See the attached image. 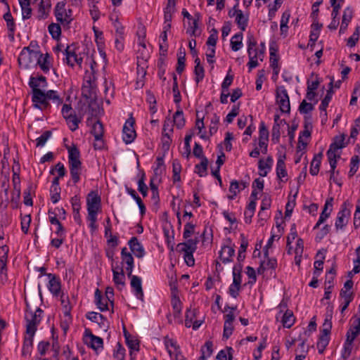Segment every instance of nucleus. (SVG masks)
I'll return each mask as SVG.
<instances>
[{
  "label": "nucleus",
  "mask_w": 360,
  "mask_h": 360,
  "mask_svg": "<svg viewBox=\"0 0 360 360\" xmlns=\"http://www.w3.org/2000/svg\"><path fill=\"white\" fill-rule=\"evenodd\" d=\"M28 85L31 89V101L34 108L46 112L51 108V101L57 107L63 103V98L58 91L46 90L48 82L45 77L31 76Z\"/></svg>",
  "instance_id": "f257e3e1"
},
{
  "label": "nucleus",
  "mask_w": 360,
  "mask_h": 360,
  "mask_svg": "<svg viewBox=\"0 0 360 360\" xmlns=\"http://www.w3.org/2000/svg\"><path fill=\"white\" fill-rule=\"evenodd\" d=\"M247 53L249 61L247 64L249 71L258 67L264 60L266 53V45L264 42L257 43V41L252 35H248L247 38Z\"/></svg>",
  "instance_id": "f03ea898"
},
{
  "label": "nucleus",
  "mask_w": 360,
  "mask_h": 360,
  "mask_svg": "<svg viewBox=\"0 0 360 360\" xmlns=\"http://www.w3.org/2000/svg\"><path fill=\"white\" fill-rule=\"evenodd\" d=\"M68 166L71 179L74 184H77L81 179L83 172V166L80 160V152L75 146L68 148Z\"/></svg>",
  "instance_id": "7ed1b4c3"
},
{
  "label": "nucleus",
  "mask_w": 360,
  "mask_h": 360,
  "mask_svg": "<svg viewBox=\"0 0 360 360\" xmlns=\"http://www.w3.org/2000/svg\"><path fill=\"white\" fill-rule=\"evenodd\" d=\"M44 311L40 308L37 307L32 310L28 303H26L25 311L26 331L29 333H36L37 328L43 318Z\"/></svg>",
  "instance_id": "20e7f679"
},
{
  "label": "nucleus",
  "mask_w": 360,
  "mask_h": 360,
  "mask_svg": "<svg viewBox=\"0 0 360 360\" xmlns=\"http://www.w3.org/2000/svg\"><path fill=\"white\" fill-rule=\"evenodd\" d=\"M185 241L177 245L176 250L179 252L184 255V259L186 264L192 266L195 264L193 253L197 249L198 243V238L184 239Z\"/></svg>",
  "instance_id": "39448f33"
},
{
  "label": "nucleus",
  "mask_w": 360,
  "mask_h": 360,
  "mask_svg": "<svg viewBox=\"0 0 360 360\" xmlns=\"http://www.w3.org/2000/svg\"><path fill=\"white\" fill-rule=\"evenodd\" d=\"M53 13L56 21L64 27L69 26L74 20L73 11L65 0L56 4Z\"/></svg>",
  "instance_id": "423d86ee"
},
{
  "label": "nucleus",
  "mask_w": 360,
  "mask_h": 360,
  "mask_svg": "<svg viewBox=\"0 0 360 360\" xmlns=\"http://www.w3.org/2000/svg\"><path fill=\"white\" fill-rule=\"evenodd\" d=\"M91 71H86L84 76L82 84V94L86 98L96 96L97 91V83L93 64L91 65Z\"/></svg>",
  "instance_id": "0eeeda50"
},
{
  "label": "nucleus",
  "mask_w": 360,
  "mask_h": 360,
  "mask_svg": "<svg viewBox=\"0 0 360 360\" xmlns=\"http://www.w3.org/2000/svg\"><path fill=\"white\" fill-rule=\"evenodd\" d=\"M39 51L24 47L18 56V63L22 68L28 69L36 65Z\"/></svg>",
  "instance_id": "6e6552de"
},
{
  "label": "nucleus",
  "mask_w": 360,
  "mask_h": 360,
  "mask_svg": "<svg viewBox=\"0 0 360 360\" xmlns=\"http://www.w3.org/2000/svg\"><path fill=\"white\" fill-rule=\"evenodd\" d=\"M235 243L230 238L223 240L221 249L219 252V259L223 264H228L233 262L235 256Z\"/></svg>",
  "instance_id": "1a4fd4ad"
},
{
  "label": "nucleus",
  "mask_w": 360,
  "mask_h": 360,
  "mask_svg": "<svg viewBox=\"0 0 360 360\" xmlns=\"http://www.w3.org/2000/svg\"><path fill=\"white\" fill-rule=\"evenodd\" d=\"M83 342L88 347L99 353L103 349V340L101 338L94 335L89 328L84 330L83 334Z\"/></svg>",
  "instance_id": "9d476101"
},
{
  "label": "nucleus",
  "mask_w": 360,
  "mask_h": 360,
  "mask_svg": "<svg viewBox=\"0 0 360 360\" xmlns=\"http://www.w3.org/2000/svg\"><path fill=\"white\" fill-rule=\"evenodd\" d=\"M63 55L65 56L63 60L69 66L72 68L78 66L79 68H82L83 54L78 53L75 47L68 46L64 50Z\"/></svg>",
  "instance_id": "9b49d317"
},
{
  "label": "nucleus",
  "mask_w": 360,
  "mask_h": 360,
  "mask_svg": "<svg viewBox=\"0 0 360 360\" xmlns=\"http://www.w3.org/2000/svg\"><path fill=\"white\" fill-rule=\"evenodd\" d=\"M60 300L64 321L66 323H70L72 321L71 311L76 303L75 298L72 296L70 299L68 294L62 292L60 295Z\"/></svg>",
  "instance_id": "f8f14e48"
},
{
  "label": "nucleus",
  "mask_w": 360,
  "mask_h": 360,
  "mask_svg": "<svg viewBox=\"0 0 360 360\" xmlns=\"http://www.w3.org/2000/svg\"><path fill=\"white\" fill-rule=\"evenodd\" d=\"M276 101L283 113H289L290 111V98L287 90L283 86H278L276 92Z\"/></svg>",
  "instance_id": "ddd939ff"
},
{
  "label": "nucleus",
  "mask_w": 360,
  "mask_h": 360,
  "mask_svg": "<svg viewBox=\"0 0 360 360\" xmlns=\"http://www.w3.org/2000/svg\"><path fill=\"white\" fill-rule=\"evenodd\" d=\"M229 15L231 18H234L238 28L242 31H245L248 24L249 16L245 14L240 9L238 8V4H236L229 12Z\"/></svg>",
  "instance_id": "4468645a"
},
{
  "label": "nucleus",
  "mask_w": 360,
  "mask_h": 360,
  "mask_svg": "<svg viewBox=\"0 0 360 360\" xmlns=\"http://www.w3.org/2000/svg\"><path fill=\"white\" fill-rule=\"evenodd\" d=\"M94 302L101 311H110L111 314L114 312V302L104 297L98 289L94 293Z\"/></svg>",
  "instance_id": "2eb2a0df"
},
{
  "label": "nucleus",
  "mask_w": 360,
  "mask_h": 360,
  "mask_svg": "<svg viewBox=\"0 0 360 360\" xmlns=\"http://www.w3.org/2000/svg\"><path fill=\"white\" fill-rule=\"evenodd\" d=\"M86 210L91 212H101V198L96 191H92L87 195Z\"/></svg>",
  "instance_id": "dca6fc26"
},
{
  "label": "nucleus",
  "mask_w": 360,
  "mask_h": 360,
  "mask_svg": "<svg viewBox=\"0 0 360 360\" xmlns=\"http://www.w3.org/2000/svg\"><path fill=\"white\" fill-rule=\"evenodd\" d=\"M288 255H295V264L300 265L302 255L304 252V241L302 239H297L293 244L286 248Z\"/></svg>",
  "instance_id": "f3484780"
},
{
  "label": "nucleus",
  "mask_w": 360,
  "mask_h": 360,
  "mask_svg": "<svg viewBox=\"0 0 360 360\" xmlns=\"http://www.w3.org/2000/svg\"><path fill=\"white\" fill-rule=\"evenodd\" d=\"M134 120L130 117L126 120L122 129V139L127 144L131 143L136 138V134L134 127Z\"/></svg>",
  "instance_id": "a211bd4d"
},
{
  "label": "nucleus",
  "mask_w": 360,
  "mask_h": 360,
  "mask_svg": "<svg viewBox=\"0 0 360 360\" xmlns=\"http://www.w3.org/2000/svg\"><path fill=\"white\" fill-rule=\"evenodd\" d=\"M285 305L281 304L278 305L280 309L279 313L276 316V320L281 319V321L284 328H291L295 322V318L292 311L287 309L285 313L283 314V311L285 309Z\"/></svg>",
  "instance_id": "6ab92c4d"
},
{
  "label": "nucleus",
  "mask_w": 360,
  "mask_h": 360,
  "mask_svg": "<svg viewBox=\"0 0 360 360\" xmlns=\"http://www.w3.org/2000/svg\"><path fill=\"white\" fill-rule=\"evenodd\" d=\"M277 264V259L276 258L269 257V255L264 256V259L261 262L257 272L259 274H264L265 271H269L270 276H275V270Z\"/></svg>",
  "instance_id": "aec40b11"
},
{
  "label": "nucleus",
  "mask_w": 360,
  "mask_h": 360,
  "mask_svg": "<svg viewBox=\"0 0 360 360\" xmlns=\"http://www.w3.org/2000/svg\"><path fill=\"white\" fill-rule=\"evenodd\" d=\"M351 212L346 207V203L345 202L340 210L338 212L337 218L335 220V226L337 230L342 229L346 226L350 217Z\"/></svg>",
  "instance_id": "412c9836"
},
{
  "label": "nucleus",
  "mask_w": 360,
  "mask_h": 360,
  "mask_svg": "<svg viewBox=\"0 0 360 360\" xmlns=\"http://www.w3.org/2000/svg\"><path fill=\"white\" fill-rule=\"evenodd\" d=\"M198 311L195 309H188L186 312L185 326L187 328L192 327L193 330H197L202 323V321L198 320Z\"/></svg>",
  "instance_id": "4be33fe9"
},
{
  "label": "nucleus",
  "mask_w": 360,
  "mask_h": 360,
  "mask_svg": "<svg viewBox=\"0 0 360 360\" xmlns=\"http://www.w3.org/2000/svg\"><path fill=\"white\" fill-rule=\"evenodd\" d=\"M122 264L125 266L128 276H131L134 268V262L131 253L124 247L121 250Z\"/></svg>",
  "instance_id": "5701e85b"
},
{
  "label": "nucleus",
  "mask_w": 360,
  "mask_h": 360,
  "mask_svg": "<svg viewBox=\"0 0 360 360\" xmlns=\"http://www.w3.org/2000/svg\"><path fill=\"white\" fill-rule=\"evenodd\" d=\"M285 155L279 154L277 158L276 172L277 179L282 181L285 182L287 181L288 172L285 167Z\"/></svg>",
  "instance_id": "b1692460"
},
{
  "label": "nucleus",
  "mask_w": 360,
  "mask_h": 360,
  "mask_svg": "<svg viewBox=\"0 0 360 360\" xmlns=\"http://www.w3.org/2000/svg\"><path fill=\"white\" fill-rule=\"evenodd\" d=\"M46 276L49 278L47 288L51 293L56 297L61 295V283L60 278L52 274H47Z\"/></svg>",
  "instance_id": "393cba45"
},
{
  "label": "nucleus",
  "mask_w": 360,
  "mask_h": 360,
  "mask_svg": "<svg viewBox=\"0 0 360 360\" xmlns=\"http://www.w3.org/2000/svg\"><path fill=\"white\" fill-rule=\"evenodd\" d=\"M53 58L49 53L43 54L39 51V56L37 57L36 65H38L41 70L47 74L53 67Z\"/></svg>",
  "instance_id": "a878e982"
},
{
  "label": "nucleus",
  "mask_w": 360,
  "mask_h": 360,
  "mask_svg": "<svg viewBox=\"0 0 360 360\" xmlns=\"http://www.w3.org/2000/svg\"><path fill=\"white\" fill-rule=\"evenodd\" d=\"M131 278L130 285L134 295L141 300L143 299V292L142 288V281L141 278L137 276L131 274L129 276Z\"/></svg>",
  "instance_id": "bb28decb"
},
{
  "label": "nucleus",
  "mask_w": 360,
  "mask_h": 360,
  "mask_svg": "<svg viewBox=\"0 0 360 360\" xmlns=\"http://www.w3.org/2000/svg\"><path fill=\"white\" fill-rule=\"evenodd\" d=\"M274 165V159L271 156H268L266 159H260L258 162L259 174L260 176L265 177L271 172Z\"/></svg>",
  "instance_id": "cd10ccee"
},
{
  "label": "nucleus",
  "mask_w": 360,
  "mask_h": 360,
  "mask_svg": "<svg viewBox=\"0 0 360 360\" xmlns=\"http://www.w3.org/2000/svg\"><path fill=\"white\" fill-rule=\"evenodd\" d=\"M247 186V183L243 181H238L236 180H233L231 181L229 188V193L227 195L228 199L231 200H234L240 191L245 188Z\"/></svg>",
  "instance_id": "c85d7f7f"
},
{
  "label": "nucleus",
  "mask_w": 360,
  "mask_h": 360,
  "mask_svg": "<svg viewBox=\"0 0 360 360\" xmlns=\"http://www.w3.org/2000/svg\"><path fill=\"white\" fill-rule=\"evenodd\" d=\"M101 0H87L90 16L94 22L98 21L102 13L99 8Z\"/></svg>",
  "instance_id": "c756f323"
},
{
  "label": "nucleus",
  "mask_w": 360,
  "mask_h": 360,
  "mask_svg": "<svg viewBox=\"0 0 360 360\" xmlns=\"http://www.w3.org/2000/svg\"><path fill=\"white\" fill-rule=\"evenodd\" d=\"M112 271L113 274V282L117 288L120 290H122L125 285V275L123 269L121 268L119 271L112 264Z\"/></svg>",
  "instance_id": "7c9ffc66"
},
{
  "label": "nucleus",
  "mask_w": 360,
  "mask_h": 360,
  "mask_svg": "<svg viewBox=\"0 0 360 360\" xmlns=\"http://www.w3.org/2000/svg\"><path fill=\"white\" fill-rule=\"evenodd\" d=\"M131 251L138 258H142L145 255L143 245L136 237H132L128 242Z\"/></svg>",
  "instance_id": "2f4dec72"
},
{
  "label": "nucleus",
  "mask_w": 360,
  "mask_h": 360,
  "mask_svg": "<svg viewBox=\"0 0 360 360\" xmlns=\"http://www.w3.org/2000/svg\"><path fill=\"white\" fill-rule=\"evenodd\" d=\"M165 347L171 358H173L177 354L180 353V348L177 345L176 340L169 338L168 337H165L164 339Z\"/></svg>",
  "instance_id": "473e14b6"
},
{
  "label": "nucleus",
  "mask_w": 360,
  "mask_h": 360,
  "mask_svg": "<svg viewBox=\"0 0 360 360\" xmlns=\"http://www.w3.org/2000/svg\"><path fill=\"white\" fill-rule=\"evenodd\" d=\"M182 170V167L180 163V161L177 159H174L172 161V182L176 186H179L181 184V172Z\"/></svg>",
  "instance_id": "72a5a7b5"
},
{
  "label": "nucleus",
  "mask_w": 360,
  "mask_h": 360,
  "mask_svg": "<svg viewBox=\"0 0 360 360\" xmlns=\"http://www.w3.org/2000/svg\"><path fill=\"white\" fill-rule=\"evenodd\" d=\"M87 319L98 323L101 328H107L108 321L101 314L95 311H89L86 314Z\"/></svg>",
  "instance_id": "f704fd0d"
},
{
  "label": "nucleus",
  "mask_w": 360,
  "mask_h": 360,
  "mask_svg": "<svg viewBox=\"0 0 360 360\" xmlns=\"http://www.w3.org/2000/svg\"><path fill=\"white\" fill-rule=\"evenodd\" d=\"M137 58L141 59L143 62H146L149 58V53L146 48V40H143V37H139L137 41Z\"/></svg>",
  "instance_id": "c9c22d12"
},
{
  "label": "nucleus",
  "mask_w": 360,
  "mask_h": 360,
  "mask_svg": "<svg viewBox=\"0 0 360 360\" xmlns=\"http://www.w3.org/2000/svg\"><path fill=\"white\" fill-rule=\"evenodd\" d=\"M35 333H29L25 331L22 352L23 355L30 354L33 347V340Z\"/></svg>",
  "instance_id": "e433bc0d"
},
{
  "label": "nucleus",
  "mask_w": 360,
  "mask_h": 360,
  "mask_svg": "<svg viewBox=\"0 0 360 360\" xmlns=\"http://www.w3.org/2000/svg\"><path fill=\"white\" fill-rule=\"evenodd\" d=\"M290 18V11L289 10L285 11L281 18L280 21V31L281 34L283 35L284 37L287 36L288 31V22Z\"/></svg>",
  "instance_id": "4c0bfd02"
},
{
  "label": "nucleus",
  "mask_w": 360,
  "mask_h": 360,
  "mask_svg": "<svg viewBox=\"0 0 360 360\" xmlns=\"http://www.w3.org/2000/svg\"><path fill=\"white\" fill-rule=\"evenodd\" d=\"M4 19L6 22V27L8 30V37L13 39L15 32V23L10 11H8V12L4 15Z\"/></svg>",
  "instance_id": "58836bf2"
},
{
  "label": "nucleus",
  "mask_w": 360,
  "mask_h": 360,
  "mask_svg": "<svg viewBox=\"0 0 360 360\" xmlns=\"http://www.w3.org/2000/svg\"><path fill=\"white\" fill-rule=\"evenodd\" d=\"M71 204L74 213V219L75 221L80 224L82 222L79 210L81 208L80 199L78 196L75 195L71 198Z\"/></svg>",
  "instance_id": "ea45409f"
},
{
  "label": "nucleus",
  "mask_w": 360,
  "mask_h": 360,
  "mask_svg": "<svg viewBox=\"0 0 360 360\" xmlns=\"http://www.w3.org/2000/svg\"><path fill=\"white\" fill-rule=\"evenodd\" d=\"M243 36L241 32L237 33L231 37L230 41V46L233 51H238L243 48Z\"/></svg>",
  "instance_id": "a19ab883"
},
{
  "label": "nucleus",
  "mask_w": 360,
  "mask_h": 360,
  "mask_svg": "<svg viewBox=\"0 0 360 360\" xmlns=\"http://www.w3.org/2000/svg\"><path fill=\"white\" fill-rule=\"evenodd\" d=\"M120 16V12L119 10L114 8L109 15V19L112 22L115 31H118L122 32L124 27L122 26L121 23L119 21Z\"/></svg>",
  "instance_id": "79ce46f5"
},
{
  "label": "nucleus",
  "mask_w": 360,
  "mask_h": 360,
  "mask_svg": "<svg viewBox=\"0 0 360 360\" xmlns=\"http://www.w3.org/2000/svg\"><path fill=\"white\" fill-rule=\"evenodd\" d=\"M327 156L330 163V169H332V174H333L337 165V159L340 158L339 151L330 147L327 151Z\"/></svg>",
  "instance_id": "37998d69"
},
{
  "label": "nucleus",
  "mask_w": 360,
  "mask_h": 360,
  "mask_svg": "<svg viewBox=\"0 0 360 360\" xmlns=\"http://www.w3.org/2000/svg\"><path fill=\"white\" fill-rule=\"evenodd\" d=\"M333 91L331 89L328 90L326 93V95L325 96V97L323 98V99L321 101V103L319 105V110H320V112H321V116L322 117L323 115L324 117H326L327 116V112H326V109L329 105V103L332 100V97H333Z\"/></svg>",
  "instance_id": "c03bdc74"
},
{
  "label": "nucleus",
  "mask_w": 360,
  "mask_h": 360,
  "mask_svg": "<svg viewBox=\"0 0 360 360\" xmlns=\"http://www.w3.org/2000/svg\"><path fill=\"white\" fill-rule=\"evenodd\" d=\"M82 117H77L75 113L65 119L70 130L76 131L79 127V124L82 122Z\"/></svg>",
  "instance_id": "a18cd8bd"
},
{
  "label": "nucleus",
  "mask_w": 360,
  "mask_h": 360,
  "mask_svg": "<svg viewBox=\"0 0 360 360\" xmlns=\"http://www.w3.org/2000/svg\"><path fill=\"white\" fill-rule=\"evenodd\" d=\"M34 195V187L29 184L23 193V202L27 206H32L33 204L32 198Z\"/></svg>",
  "instance_id": "49530a36"
},
{
  "label": "nucleus",
  "mask_w": 360,
  "mask_h": 360,
  "mask_svg": "<svg viewBox=\"0 0 360 360\" xmlns=\"http://www.w3.org/2000/svg\"><path fill=\"white\" fill-rule=\"evenodd\" d=\"M98 212H87L86 220L89 223L88 226L91 233H94L98 227L97 224Z\"/></svg>",
  "instance_id": "de8ad7c7"
},
{
  "label": "nucleus",
  "mask_w": 360,
  "mask_h": 360,
  "mask_svg": "<svg viewBox=\"0 0 360 360\" xmlns=\"http://www.w3.org/2000/svg\"><path fill=\"white\" fill-rule=\"evenodd\" d=\"M278 60L279 57L276 54V51L270 49V56H269V62L270 66L273 69V72L276 75H278L280 71V68L278 66Z\"/></svg>",
  "instance_id": "09e8293b"
},
{
  "label": "nucleus",
  "mask_w": 360,
  "mask_h": 360,
  "mask_svg": "<svg viewBox=\"0 0 360 360\" xmlns=\"http://www.w3.org/2000/svg\"><path fill=\"white\" fill-rule=\"evenodd\" d=\"M51 4L49 0H41L38 9L39 18L44 19L47 17L49 12Z\"/></svg>",
  "instance_id": "8fccbe9b"
},
{
  "label": "nucleus",
  "mask_w": 360,
  "mask_h": 360,
  "mask_svg": "<svg viewBox=\"0 0 360 360\" xmlns=\"http://www.w3.org/2000/svg\"><path fill=\"white\" fill-rule=\"evenodd\" d=\"M360 333V327L353 325L347 332L346 342L347 345H352L354 340Z\"/></svg>",
  "instance_id": "3c124183"
},
{
  "label": "nucleus",
  "mask_w": 360,
  "mask_h": 360,
  "mask_svg": "<svg viewBox=\"0 0 360 360\" xmlns=\"http://www.w3.org/2000/svg\"><path fill=\"white\" fill-rule=\"evenodd\" d=\"M186 32L192 37H197L200 34V31L198 27V20L197 19L193 18L188 21V27L186 30Z\"/></svg>",
  "instance_id": "603ef678"
},
{
  "label": "nucleus",
  "mask_w": 360,
  "mask_h": 360,
  "mask_svg": "<svg viewBox=\"0 0 360 360\" xmlns=\"http://www.w3.org/2000/svg\"><path fill=\"white\" fill-rule=\"evenodd\" d=\"M195 66L194 69L195 81L197 84L202 81L205 77V71L203 67L200 65L199 58L195 60Z\"/></svg>",
  "instance_id": "864d4df0"
},
{
  "label": "nucleus",
  "mask_w": 360,
  "mask_h": 360,
  "mask_svg": "<svg viewBox=\"0 0 360 360\" xmlns=\"http://www.w3.org/2000/svg\"><path fill=\"white\" fill-rule=\"evenodd\" d=\"M207 166L208 160L202 158L200 160V162L195 166V172L201 177L205 176L207 174Z\"/></svg>",
  "instance_id": "5fc2aeb1"
},
{
  "label": "nucleus",
  "mask_w": 360,
  "mask_h": 360,
  "mask_svg": "<svg viewBox=\"0 0 360 360\" xmlns=\"http://www.w3.org/2000/svg\"><path fill=\"white\" fill-rule=\"evenodd\" d=\"M91 132L94 136V139L103 138L104 134L103 124L98 120L96 121L94 123H93Z\"/></svg>",
  "instance_id": "6e6d98bb"
},
{
  "label": "nucleus",
  "mask_w": 360,
  "mask_h": 360,
  "mask_svg": "<svg viewBox=\"0 0 360 360\" xmlns=\"http://www.w3.org/2000/svg\"><path fill=\"white\" fill-rule=\"evenodd\" d=\"M185 62H186V52L184 49L182 47L179 48L178 52V62L176 67V72L179 74H181L185 68Z\"/></svg>",
  "instance_id": "4d7b16f0"
},
{
  "label": "nucleus",
  "mask_w": 360,
  "mask_h": 360,
  "mask_svg": "<svg viewBox=\"0 0 360 360\" xmlns=\"http://www.w3.org/2000/svg\"><path fill=\"white\" fill-rule=\"evenodd\" d=\"M321 163V155L319 154V155H315L311 162L310 169H309V172L311 175L315 176V175L318 174V173L319 172Z\"/></svg>",
  "instance_id": "13d9d810"
},
{
  "label": "nucleus",
  "mask_w": 360,
  "mask_h": 360,
  "mask_svg": "<svg viewBox=\"0 0 360 360\" xmlns=\"http://www.w3.org/2000/svg\"><path fill=\"white\" fill-rule=\"evenodd\" d=\"M297 239H302L298 237L296 225L293 224L290 229V233L288 234L286 238V248L293 244Z\"/></svg>",
  "instance_id": "bf43d9fd"
},
{
  "label": "nucleus",
  "mask_w": 360,
  "mask_h": 360,
  "mask_svg": "<svg viewBox=\"0 0 360 360\" xmlns=\"http://www.w3.org/2000/svg\"><path fill=\"white\" fill-rule=\"evenodd\" d=\"M60 24L52 22L48 27V30L51 37L55 39H58L61 34Z\"/></svg>",
  "instance_id": "052dcab7"
},
{
  "label": "nucleus",
  "mask_w": 360,
  "mask_h": 360,
  "mask_svg": "<svg viewBox=\"0 0 360 360\" xmlns=\"http://www.w3.org/2000/svg\"><path fill=\"white\" fill-rule=\"evenodd\" d=\"M330 340V335L321 333V335L317 342L316 346L319 349V352L322 354L326 347L328 346Z\"/></svg>",
  "instance_id": "680f3d73"
},
{
  "label": "nucleus",
  "mask_w": 360,
  "mask_h": 360,
  "mask_svg": "<svg viewBox=\"0 0 360 360\" xmlns=\"http://www.w3.org/2000/svg\"><path fill=\"white\" fill-rule=\"evenodd\" d=\"M176 12V0H167V4L164 8V17L172 18Z\"/></svg>",
  "instance_id": "e2e57ef3"
},
{
  "label": "nucleus",
  "mask_w": 360,
  "mask_h": 360,
  "mask_svg": "<svg viewBox=\"0 0 360 360\" xmlns=\"http://www.w3.org/2000/svg\"><path fill=\"white\" fill-rule=\"evenodd\" d=\"M93 30L94 32L95 41L96 43L98 49L105 48V39L103 32L98 30L96 27H93Z\"/></svg>",
  "instance_id": "0e129e2a"
},
{
  "label": "nucleus",
  "mask_w": 360,
  "mask_h": 360,
  "mask_svg": "<svg viewBox=\"0 0 360 360\" xmlns=\"http://www.w3.org/2000/svg\"><path fill=\"white\" fill-rule=\"evenodd\" d=\"M172 123H174V124H175L179 129H181L184 126L185 120L181 110H177L174 114Z\"/></svg>",
  "instance_id": "69168bd1"
},
{
  "label": "nucleus",
  "mask_w": 360,
  "mask_h": 360,
  "mask_svg": "<svg viewBox=\"0 0 360 360\" xmlns=\"http://www.w3.org/2000/svg\"><path fill=\"white\" fill-rule=\"evenodd\" d=\"M280 239V236L274 233H271V237L266 242V245L264 247L263 252L264 256L269 255V250L273 248L274 242L275 240H278Z\"/></svg>",
  "instance_id": "338daca9"
},
{
  "label": "nucleus",
  "mask_w": 360,
  "mask_h": 360,
  "mask_svg": "<svg viewBox=\"0 0 360 360\" xmlns=\"http://www.w3.org/2000/svg\"><path fill=\"white\" fill-rule=\"evenodd\" d=\"M195 229V223H186L184 225L183 238L184 239L191 238L194 234Z\"/></svg>",
  "instance_id": "774afa93"
}]
</instances>
